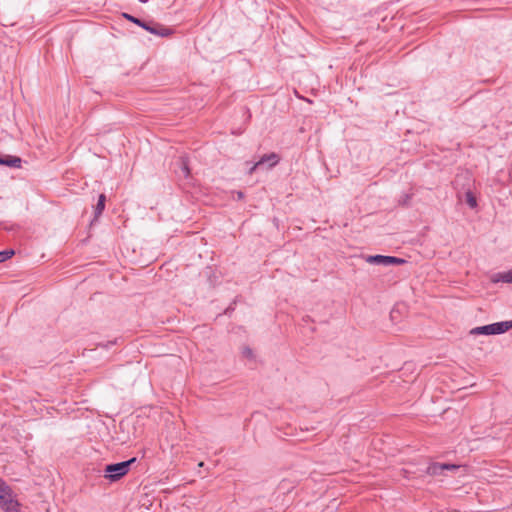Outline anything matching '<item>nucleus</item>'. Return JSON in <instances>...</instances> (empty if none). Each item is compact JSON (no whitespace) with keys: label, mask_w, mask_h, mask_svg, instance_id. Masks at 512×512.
<instances>
[{"label":"nucleus","mask_w":512,"mask_h":512,"mask_svg":"<svg viewBox=\"0 0 512 512\" xmlns=\"http://www.w3.org/2000/svg\"><path fill=\"white\" fill-rule=\"evenodd\" d=\"M20 504L12 489L0 478V508L5 512H19Z\"/></svg>","instance_id":"f257e3e1"},{"label":"nucleus","mask_w":512,"mask_h":512,"mask_svg":"<svg viewBox=\"0 0 512 512\" xmlns=\"http://www.w3.org/2000/svg\"><path fill=\"white\" fill-rule=\"evenodd\" d=\"M136 461V458H131L130 460L110 464L105 467V478L110 481H117L124 475H126L129 471V468L132 463Z\"/></svg>","instance_id":"f03ea898"},{"label":"nucleus","mask_w":512,"mask_h":512,"mask_svg":"<svg viewBox=\"0 0 512 512\" xmlns=\"http://www.w3.org/2000/svg\"><path fill=\"white\" fill-rule=\"evenodd\" d=\"M367 262L371 264H378V265H401L404 264L406 261L402 258L394 257V256H384V255H373L368 256Z\"/></svg>","instance_id":"7ed1b4c3"},{"label":"nucleus","mask_w":512,"mask_h":512,"mask_svg":"<svg viewBox=\"0 0 512 512\" xmlns=\"http://www.w3.org/2000/svg\"><path fill=\"white\" fill-rule=\"evenodd\" d=\"M460 466L454 464L432 463L427 467L426 473L431 476L442 475L444 471H453L459 469Z\"/></svg>","instance_id":"20e7f679"},{"label":"nucleus","mask_w":512,"mask_h":512,"mask_svg":"<svg viewBox=\"0 0 512 512\" xmlns=\"http://www.w3.org/2000/svg\"><path fill=\"white\" fill-rule=\"evenodd\" d=\"M142 28H144L145 30L149 31L152 34L159 35L162 37L168 36L171 34V29L166 28L159 24H155L154 26H151L150 24L144 22V24L142 25Z\"/></svg>","instance_id":"39448f33"},{"label":"nucleus","mask_w":512,"mask_h":512,"mask_svg":"<svg viewBox=\"0 0 512 512\" xmlns=\"http://www.w3.org/2000/svg\"><path fill=\"white\" fill-rule=\"evenodd\" d=\"M493 335L503 334L512 328V321H502L491 324Z\"/></svg>","instance_id":"423d86ee"},{"label":"nucleus","mask_w":512,"mask_h":512,"mask_svg":"<svg viewBox=\"0 0 512 512\" xmlns=\"http://www.w3.org/2000/svg\"><path fill=\"white\" fill-rule=\"evenodd\" d=\"M493 283H512V269L506 272H499L491 277Z\"/></svg>","instance_id":"0eeeda50"},{"label":"nucleus","mask_w":512,"mask_h":512,"mask_svg":"<svg viewBox=\"0 0 512 512\" xmlns=\"http://www.w3.org/2000/svg\"><path fill=\"white\" fill-rule=\"evenodd\" d=\"M280 158L276 153L265 154L260 158L258 164L264 165L265 163H269V167H274L278 164Z\"/></svg>","instance_id":"6e6552de"},{"label":"nucleus","mask_w":512,"mask_h":512,"mask_svg":"<svg viewBox=\"0 0 512 512\" xmlns=\"http://www.w3.org/2000/svg\"><path fill=\"white\" fill-rule=\"evenodd\" d=\"M472 335H493L491 324L475 327L470 331Z\"/></svg>","instance_id":"1a4fd4ad"},{"label":"nucleus","mask_w":512,"mask_h":512,"mask_svg":"<svg viewBox=\"0 0 512 512\" xmlns=\"http://www.w3.org/2000/svg\"><path fill=\"white\" fill-rule=\"evenodd\" d=\"M105 201L106 196L104 194H100L94 210L95 218H98L102 214L105 208Z\"/></svg>","instance_id":"9d476101"},{"label":"nucleus","mask_w":512,"mask_h":512,"mask_svg":"<svg viewBox=\"0 0 512 512\" xmlns=\"http://www.w3.org/2000/svg\"><path fill=\"white\" fill-rule=\"evenodd\" d=\"M3 165L19 168L21 166V159L16 156H8L4 158Z\"/></svg>","instance_id":"9b49d317"},{"label":"nucleus","mask_w":512,"mask_h":512,"mask_svg":"<svg viewBox=\"0 0 512 512\" xmlns=\"http://www.w3.org/2000/svg\"><path fill=\"white\" fill-rule=\"evenodd\" d=\"M180 168L181 172L183 173L184 177L187 178L190 175V169L188 165V161L185 157L180 158Z\"/></svg>","instance_id":"f8f14e48"},{"label":"nucleus","mask_w":512,"mask_h":512,"mask_svg":"<svg viewBox=\"0 0 512 512\" xmlns=\"http://www.w3.org/2000/svg\"><path fill=\"white\" fill-rule=\"evenodd\" d=\"M465 198L466 203L469 205V207L475 208L477 206V199L471 191H467L465 193Z\"/></svg>","instance_id":"ddd939ff"},{"label":"nucleus","mask_w":512,"mask_h":512,"mask_svg":"<svg viewBox=\"0 0 512 512\" xmlns=\"http://www.w3.org/2000/svg\"><path fill=\"white\" fill-rule=\"evenodd\" d=\"M14 255L13 250L0 251V263L10 259Z\"/></svg>","instance_id":"4468645a"},{"label":"nucleus","mask_w":512,"mask_h":512,"mask_svg":"<svg viewBox=\"0 0 512 512\" xmlns=\"http://www.w3.org/2000/svg\"><path fill=\"white\" fill-rule=\"evenodd\" d=\"M123 15H124V17H125L126 19H128L129 21H131V22H133V23H135V24H137V25H139V26H141V27H142V25L144 24V22H143L142 20H140V19H138V18H136V17H134V16H131V15L126 14V13H124Z\"/></svg>","instance_id":"2eb2a0df"},{"label":"nucleus","mask_w":512,"mask_h":512,"mask_svg":"<svg viewBox=\"0 0 512 512\" xmlns=\"http://www.w3.org/2000/svg\"><path fill=\"white\" fill-rule=\"evenodd\" d=\"M242 354L245 357H247V358H252L253 357V352H252V350L249 347H244L243 350H242Z\"/></svg>","instance_id":"dca6fc26"},{"label":"nucleus","mask_w":512,"mask_h":512,"mask_svg":"<svg viewBox=\"0 0 512 512\" xmlns=\"http://www.w3.org/2000/svg\"><path fill=\"white\" fill-rule=\"evenodd\" d=\"M261 166H262V165H261V164H258V161H257L253 166H251V168L249 169V172H248V173H249V174H253V173H254V171H255L257 168L261 167Z\"/></svg>","instance_id":"f3484780"},{"label":"nucleus","mask_w":512,"mask_h":512,"mask_svg":"<svg viewBox=\"0 0 512 512\" xmlns=\"http://www.w3.org/2000/svg\"><path fill=\"white\" fill-rule=\"evenodd\" d=\"M238 198H239V199L243 198V193H242V192H239V193H238Z\"/></svg>","instance_id":"a211bd4d"},{"label":"nucleus","mask_w":512,"mask_h":512,"mask_svg":"<svg viewBox=\"0 0 512 512\" xmlns=\"http://www.w3.org/2000/svg\"><path fill=\"white\" fill-rule=\"evenodd\" d=\"M4 163V158L0 157V164L3 165Z\"/></svg>","instance_id":"6ab92c4d"}]
</instances>
